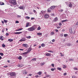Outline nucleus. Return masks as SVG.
Here are the masks:
<instances>
[{"instance_id": "4be33fe9", "label": "nucleus", "mask_w": 78, "mask_h": 78, "mask_svg": "<svg viewBox=\"0 0 78 78\" xmlns=\"http://www.w3.org/2000/svg\"><path fill=\"white\" fill-rule=\"evenodd\" d=\"M19 8L20 9H23V6H20L19 7Z\"/></svg>"}, {"instance_id": "052dcab7", "label": "nucleus", "mask_w": 78, "mask_h": 78, "mask_svg": "<svg viewBox=\"0 0 78 78\" xmlns=\"http://www.w3.org/2000/svg\"><path fill=\"white\" fill-rule=\"evenodd\" d=\"M60 28H61V27L58 26L57 27V29Z\"/></svg>"}, {"instance_id": "ddd939ff", "label": "nucleus", "mask_w": 78, "mask_h": 78, "mask_svg": "<svg viewBox=\"0 0 78 78\" xmlns=\"http://www.w3.org/2000/svg\"><path fill=\"white\" fill-rule=\"evenodd\" d=\"M20 41L21 42H23L25 41V39L24 38H22L21 40H20Z\"/></svg>"}, {"instance_id": "c85d7f7f", "label": "nucleus", "mask_w": 78, "mask_h": 78, "mask_svg": "<svg viewBox=\"0 0 78 78\" xmlns=\"http://www.w3.org/2000/svg\"><path fill=\"white\" fill-rule=\"evenodd\" d=\"M57 70H58L61 71L62 69H61V68L60 67H58L57 68Z\"/></svg>"}, {"instance_id": "39448f33", "label": "nucleus", "mask_w": 78, "mask_h": 78, "mask_svg": "<svg viewBox=\"0 0 78 78\" xmlns=\"http://www.w3.org/2000/svg\"><path fill=\"white\" fill-rule=\"evenodd\" d=\"M23 73L24 75H26V74L28 73V72L27 71H26V70H24L23 71Z\"/></svg>"}, {"instance_id": "f03ea898", "label": "nucleus", "mask_w": 78, "mask_h": 78, "mask_svg": "<svg viewBox=\"0 0 78 78\" xmlns=\"http://www.w3.org/2000/svg\"><path fill=\"white\" fill-rule=\"evenodd\" d=\"M9 2V3L13 5H17L16 0H10Z\"/></svg>"}, {"instance_id": "a211bd4d", "label": "nucleus", "mask_w": 78, "mask_h": 78, "mask_svg": "<svg viewBox=\"0 0 78 78\" xmlns=\"http://www.w3.org/2000/svg\"><path fill=\"white\" fill-rule=\"evenodd\" d=\"M41 45L42 47H45V44L43 43L41 44Z\"/></svg>"}, {"instance_id": "338daca9", "label": "nucleus", "mask_w": 78, "mask_h": 78, "mask_svg": "<svg viewBox=\"0 0 78 78\" xmlns=\"http://www.w3.org/2000/svg\"><path fill=\"white\" fill-rule=\"evenodd\" d=\"M24 15H25V16H27V13H25L24 14Z\"/></svg>"}, {"instance_id": "dca6fc26", "label": "nucleus", "mask_w": 78, "mask_h": 78, "mask_svg": "<svg viewBox=\"0 0 78 78\" xmlns=\"http://www.w3.org/2000/svg\"><path fill=\"white\" fill-rule=\"evenodd\" d=\"M50 8L52 10H53V9H55V6H51Z\"/></svg>"}, {"instance_id": "4c0bfd02", "label": "nucleus", "mask_w": 78, "mask_h": 78, "mask_svg": "<svg viewBox=\"0 0 78 78\" xmlns=\"http://www.w3.org/2000/svg\"><path fill=\"white\" fill-rule=\"evenodd\" d=\"M51 66L53 67H55V65H54V64H53V63L52 64H51Z\"/></svg>"}, {"instance_id": "9b49d317", "label": "nucleus", "mask_w": 78, "mask_h": 78, "mask_svg": "<svg viewBox=\"0 0 78 78\" xmlns=\"http://www.w3.org/2000/svg\"><path fill=\"white\" fill-rule=\"evenodd\" d=\"M69 32L71 34H72L73 33V32L72 31V29L71 28H69Z\"/></svg>"}, {"instance_id": "6e6d98bb", "label": "nucleus", "mask_w": 78, "mask_h": 78, "mask_svg": "<svg viewBox=\"0 0 78 78\" xmlns=\"http://www.w3.org/2000/svg\"><path fill=\"white\" fill-rule=\"evenodd\" d=\"M68 46H70V44L68 43L67 44Z\"/></svg>"}, {"instance_id": "f257e3e1", "label": "nucleus", "mask_w": 78, "mask_h": 78, "mask_svg": "<svg viewBox=\"0 0 78 78\" xmlns=\"http://www.w3.org/2000/svg\"><path fill=\"white\" fill-rule=\"evenodd\" d=\"M36 28H37V27H36V25H34L32 27L28 28L27 30L28 31H34V30H35Z\"/></svg>"}, {"instance_id": "0eeeda50", "label": "nucleus", "mask_w": 78, "mask_h": 78, "mask_svg": "<svg viewBox=\"0 0 78 78\" xmlns=\"http://www.w3.org/2000/svg\"><path fill=\"white\" fill-rule=\"evenodd\" d=\"M24 66L23 64H18V67H23Z\"/></svg>"}, {"instance_id": "4d7b16f0", "label": "nucleus", "mask_w": 78, "mask_h": 78, "mask_svg": "<svg viewBox=\"0 0 78 78\" xmlns=\"http://www.w3.org/2000/svg\"><path fill=\"white\" fill-rule=\"evenodd\" d=\"M55 31H56V32H58V30H57V29H56L55 30Z\"/></svg>"}, {"instance_id": "e2e57ef3", "label": "nucleus", "mask_w": 78, "mask_h": 78, "mask_svg": "<svg viewBox=\"0 0 78 78\" xmlns=\"http://www.w3.org/2000/svg\"><path fill=\"white\" fill-rule=\"evenodd\" d=\"M29 76H32V74H30L29 75Z\"/></svg>"}, {"instance_id": "6ab92c4d", "label": "nucleus", "mask_w": 78, "mask_h": 78, "mask_svg": "<svg viewBox=\"0 0 78 78\" xmlns=\"http://www.w3.org/2000/svg\"><path fill=\"white\" fill-rule=\"evenodd\" d=\"M37 75H41V74H42V72H41L40 71L39 72L37 73Z\"/></svg>"}, {"instance_id": "c03bdc74", "label": "nucleus", "mask_w": 78, "mask_h": 78, "mask_svg": "<svg viewBox=\"0 0 78 78\" xmlns=\"http://www.w3.org/2000/svg\"><path fill=\"white\" fill-rule=\"evenodd\" d=\"M23 28H21L20 29H19L18 30H19V31H21V30H23Z\"/></svg>"}, {"instance_id": "7ed1b4c3", "label": "nucleus", "mask_w": 78, "mask_h": 78, "mask_svg": "<svg viewBox=\"0 0 78 78\" xmlns=\"http://www.w3.org/2000/svg\"><path fill=\"white\" fill-rule=\"evenodd\" d=\"M31 51V48H29L27 50V51L23 53V55H26V54H28V53L30 52Z\"/></svg>"}, {"instance_id": "20e7f679", "label": "nucleus", "mask_w": 78, "mask_h": 78, "mask_svg": "<svg viewBox=\"0 0 78 78\" xmlns=\"http://www.w3.org/2000/svg\"><path fill=\"white\" fill-rule=\"evenodd\" d=\"M10 76H16V73H15L12 72L10 73Z\"/></svg>"}, {"instance_id": "c756f323", "label": "nucleus", "mask_w": 78, "mask_h": 78, "mask_svg": "<svg viewBox=\"0 0 78 78\" xmlns=\"http://www.w3.org/2000/svg\"><path fill=\"white\" fill-rule=\"evenodd\" d=\"M31 61H36V58H34L32 59Z\"/></svg>"}, {"instance_id": "603ef678", "label": "nucleus", "mask_w": 78, "mask_h": 78, "mask_svg": "<svg viewBox=\"0 0 78 78\" xmlns=\"http://www.w3.org/2000/svg\"><path fill=\"white\" fill-rule=\"evenodd\" d=\"M51 71H54V70H55V69L53 68H52L51 69Z\"/></svg>"}, {"instance_id": "393cba45", "label": "nucleus", "mask_w": 78, "mask_h": 78, "mask_svg": "<svg viewBox=\"0 0 78 78\" xmlns=\"http://www.w3.org/2000/svg\"><path fill=\"white\" fill-rule=\"evenodd\" d=\"M40 64L41 66H44V65L45 64V63H44V62H43V63H40Z\"/></svg>"}, {"instance_id": "1a4fd4ad", "label": "nucleus", "mask_w": 78, "mask_h": 78, "mask_svg": "<svg viewBox=\"0 0 78 78\" xmlns=\"http://www.w3.org/2000/svg\"><path fill=\"white\" fill-rule=\"evenodd\" d=\"M22 32H15L14 33V34H21L22 33Z\"/></svg>"}, {"instance_id": "c9c22d12", "label": "nucleus", "mask_w": 78, "mask_h": 78, "mask_svg": "<svg viewBox=\"0 0 78 78\" xmlns=\"http://www.w3.org/2000/svg\"><path fill=\"white\" fill-rule=\"evenodd\" d=\"M27 39H30V38H31V36H29L28 37H27Z\"/></svg>"}, {"instance_id": "f704fd0d", "label": "nucleus", "mask_w": 78, "mask_h": 78, "mask_svg": "<svg viewBox=\"0 0 78 78\" xmlns=\"http://www.w3.org/2000/svg\"><path fill=\"white\" fill-rule=\"evenodd\" d=\"M48 51V52H50V53H53V51L50 50Z\"/></svg>"}, {"instance_id": "69168bd1", "label": "nucleus", "mask_w": 78, "mask_h": 78, "mask_svg": "<svg viewBox=\"0 0 78 78\" xmlns=\"http://www.w3.org/2000/svg\"><path fill=\"white\" fill-rule=\"evenodd\" d=\"M4 67H5V68L8 67V66H4Z\"/></svg>"}, {"instance_id": "423d86ee", "label": "nucleus", "mask_w": 78, "mask_h": 78, "mask_svg": "<svg viewBox=\"0 0 78 78\" xmlns=\"http://www.w3.org/2000/svg\"><path fill=\"white\" fill-rule=\"evenodd\" d=\"M69 7L70 8H72V4L71 2H70L69 3Z\"/></svg>"}, {"instance_id": "8fccbe9b", "label": "nucleus", "mask_w": 78, "mask_h": 78, "mask_svg": "<svg viewBox=\"0 0 78 78\" xmlns=\"http://www.w3.org/2000/svg\"><path fill=\"white\" fill-rule=\"evenodd\" d=\"M69 61H73V59H69Z\"/></svg>"}, {"instance_id": "ea45409f", "label": "nucleus", "mask_w": 78, "mask_h": 78, "mask_svg": "<svg viewBox=\"0 0 78 78\" xmlns=\"http://www.w3.org/2000/svg\"><path fill=\"white\" fill-rule=\"evenodd\" d=\"M3 20L5 23H7V20Z\"/></svg>"}, {"instance_id": "2eb2a0df", "label": "nucleus", "mask_w": 78, "mask_h": 78, "mask_svg": "<svg viewBox=\"0 0 78 78\" xmlns=\"http://www.w3.org/2000/svg\"><path fill=\"white\" fill-rule=\"evenodd\" d=\"M29 25H30V23H27L26 24V27H29Z\"/></svg>"}, {"instance_id": "6e6552de", "label": "nucleus", "mask_w": 78, "mask_h": 78, "mask_svg": "<svg viewBox=\"0 0 78 78\" xmlns=\"http://www.w3.org/2000/svg\"><path fill=\"white\" fill-rule=\"evenodd\" d=\"M23 47H28V44H23Z\"/></svg>"}, {"instance_id": "72a5a7b5", "label": "nucleus", "mask_w": 78, "mask_h": 78, "mask_svg": "<svg viewBox=\"0 0 78 78\" xmlns=\"http://www.w3.org/2000/svg\"><path fill=\"white\" fill-rule=\"evenodd\" d=\"M2 47H3V48H5V44H3L2 45Z\"/></svg>"}, {"instance_id": "37998d69", "label": "nucleus", "mask_w": 78, "mask_h": 78, "mask_svg": "<svg viewBox=\"0 0 78 78\" xmlns=\"http://www.w3.org/2000/svg\"><path fill=\"white\" fill-rule=\"evenodd\" d=\"M63 69H65L66 68V65H64V66H63Z\"/></svg>"}, {"instance_id": "e433bc0d", "label": "nucleus", "mask_w": 78, "mask_h": 78, "mask_svg": "<svg viewBox=\"0 0 78 78\" xmlns=\"http://www.w3.org/2000/svg\"><path fill=\"white\" fill-rule=\"evenodd\" d=\"M5 35L6 36H8L9 35V33H6Z\"/></svg>"}, {"instance_id": "f8f14e48", "label": "nucleus", "mask_w": 78, "mask_h": 78, "mask_svg": "<svg viewBox=\"0 0 78 78\" xmlns=\"http://www.w3.org/2000/svg\"><path fill=\"white\" fill-rule=\"evenodd\" d=\"M52 10V9L50 7L48 9V12H51Z\"/></svg>"}, {"instance_id": "bf43d9fd", "label": "nucleus", "mask_w": 78, "mask_h": 78, "mask_svg": "<svg viewBox=\"0 0 78 78\" xmlns=\"http://www.w3.org/2000/svg\"><path fill=\"white\" fill-rule=\"evenodd\" d=\"M33 11L34 12H36V11L35 10H33Z\"/></svg>"}, {"instance_id": "680f3d73", "label": "nucleus", "mask_w": 78, "mask_h": 78, "mask_svg": "<svg viewBox=\"0 0 78 78\" xmlns=\"http://www.w3.org/2000/svg\"><path fill=\"white\" fill-rule=\"evenodd\" d=\"M36 78H38V77H39V76L38 75L36 76H35Z\"/></svg>"}, {"instance_id": "9d476101", "label": "nucleus", "mask_w": 78, "mask_h": 78, "mask_svg": "<svg viewBox=\"0 0 78 78\" xmlns=\"http://www.w3.org/2000/svg\"><path fill=\"white\" fill-rule=\"evenodd\" d=\"M48 14H46L44 15V18L46 19H48Z\"/></svg>"}, {"instance_id": "09e8293b", "label": "nucleus", "mask_w": 78, "mask_h": 78, "mask_svg": "<svg viewBox=\"0 0 78 78\" xmlns=\"http://www.w3.org/2000/svg\"><path fill=\"white\" fill-rule=\"evenodd\" d=\"M59 26H61V25H62V23H59Z\"/></svg>"}, {"instance_id": "3c124183", "label": "nucleus", "mask_w": 78, "mask_h": 78, "mask_svg": "<svg viewBox=\"0 0 78 78\" xmlns=\"http://www.w3.org/2000/svg\"><path fill=\"white\" fill-rule=\"evenodd\" d=\"M60 54H61V56H64L63 54L62 55V53H60Z\"/></svg>"}, {"instance_id": "aec40b11", "label": "nucleus", "mask_w": 78, "mask_h": 78, "mask_svg": "<svg viewBox=\"0 0 78 78\" xmlns=\"http://www.w3.org/2000/svg\"><path fill=\"white\" fill-rule=\"evenodd\" d=\"M42 33L40 32L37 33V35H38V36H41L42 35Z\"/></svg>"}, {"instance_id": "5fc2aeb1", "label": "nucleus", "mask_w": 78, "mask_h": 78, "mask_svg": "<svg viewBox=\"0 0 78 78\" xmlns=\"http://www.w3.org/2000/svg\"><path fill=\"white\" fill-rule=\"evenodd\" d=\"M74 70H78V69H77V68H74Z\"/></svg>"}, {"instance_id": "cd10ccee", "label": "nucleus", "mask_w": 78, "mask_h": 78, "mask_svg": "<svg viewBox=\"0 0 78 78\" xmlns=\"http://www.w3.org/2000/svg\"><path fill=\"white\" fill-rule=\"evenodd\" d=\"M0 39L1 41H3V36H0Z\"/></svg>"}, {"instance_id": "7c9ffc66", "label": "nucleus", "mask_w": 78, "mask_h": 78, "mask_svg": "<svg viewBox=\"0 0 78 78\" xmlns=\"http://www.w3.org/2000/svg\"><path fill=\"white\" fill-rule=\"evenodd\" d=\"M55 34V33L52 32L51 33V35L52 36V35H53V34Z\"/></svg>"}, {"instance_id": "de8ad7c7", "label": "nucleus", "mask_w": 78, "mask_h": 78, "mask_svg": "<svg viewBox=\"0 0 78 78\" xmlns=\"http://www.w3.org/2000/svg\"><path fill=\"white\" fill-rule=\"evenodd\" d=\"M63 75H64V76H66V75H67V73H64L63 74Z\"/></svg>"}, {"instance_id": "13d9d810", "label": "nucleus", "mask_w": 78, "mask_h": 78, "mask_svg": "<svg viewBox=\"0 0 78 78\" xmlns=\"http://www.w3.org/2000/svg\"><path fill=\"white\" fill-rule=\"evenodd\" d=\"M34 19V18L32 17L31 18V20H33Z\"/></svg>"}, {"instance_id": "412c9836", "label": "nucleus", "mask_w": 78, "mask_h": 78, "mask_svg": "<svg viewBox=\"0 0 78 78\" xmlns=\"http://www.w3.org/2000/svg\"><path fill=\"white\" fill-rule=\"evenodd\" d=\"M67 21H68V20H62V23H63V22H67Z\"/></svg>"}, {"instance_id": "f3484780", "label": "nucleus", "mask_w": 78, "mask_h": 78, "mask_svg": "<svg viewBox=\"0 0 78 78\" xmlns=\"http://www.w3.org/2000/svg\"><path fill=\"white\" fill-rule=\"evenodd\" d=\"M46 55L47 56H50L51 55L49 53H47L46 54Z\"/></svg>"}, {"instance_id": "a19ab883", "label": "nucleus", "mask_w": 78, "mask_h": 78, "mask_svg": "<svg viewBox=\"0 0 78 78\" xmlns=\"http://www.w3.org/2000/svg\"><path fill=\"white\" fill-rule=\"evenodd\" d=\"M51 41L52 42H55V39H53L51 40Z\"/></svg>"}, {"instance_id": "774afa93", "label": "nucleus", "mask_w": 78, "mask_h": 78, "mask_svg": "<svg viewBox=\"0 0 78 78\" xmlns=\"http://www.w3.org/2000/svg\"><path fill=\"white\" fill-rule=\"evenodd\" d=\"M41 48V46H39V48Z\"/></svg>"}, {"instance_id": "5701e85b", "label": "nucleus", "mask_w": 78, "mask_h": 78, "mask_svg": "<svg viewBox=\"0 0 78 78\" xmlns=\"http://www.w3.org/2000/svg\"><path fill=\"white\" fill-rule=\"evenodd\" d=\"M8 41L9 42H12V41H13V40L12 39H8Z\"/></svg>"}, {"instance_id": "bb28decb", "label": "nucleus", "mask_w": 78, "mask_h": 78, "mask_svg": "<svg viewBox=\"0 0 78 78\" xmlns=\"http://www.w3.org/2000/svg\"><path fill=\"white\" fill-rule=\"evenodd\" d=\"M18 59H19L20 60H21V59H22V56H20L18 58Z\"/></svg>"}, {"instance_id": "2f4dec72", "label": "nucleus", "mask_w": 78, "mask_h": 78, "mask_svg": "<svg viewBox=\"0 0 78 78\" xmlns=\"http://www.w3.org/2000/svg\"><path fill=\"white\" fill-rule=\"evenodd\" d=\"M0 55H1V56H3V55H4V54H3V53H2V52H0Z\"/></svg>"}, {"instance_id": "864d4df0", "label": "nucleus", "mask_w": 78, "mask_h": 78, "mask_svg": "<svg viewBox=\"0 0 78 78\" xmlns=\"http://www.w3.org/2000/svg\"><path fill=\"white\" fill-rule=\"evenodd\" d=\"M67 36V34H64V37H66V36Z\"/></svg>"}, {"instance_id": "79ce46f5", "label": "nucleus", "mask_w": 78, "mask_h": 78, "mask_svg": "<svg viewBox=\"0 0 78 78\" xmlns=\"http://www.w3.org/2000/svg\"><path fill=\"white\" fill-rule=\"evenodd\" d=\"M19 23V22L18 21H16V23Z\"/></svg>"}, {"instance_id": "b1692460", "label": "nucleus", "mask_w": 78, "mask_h": 78, "mask_svg": "<svg viewBox=\"0 0 78 78\" xmlns=\"http://www.w3.org/2000/svg\"><path fill=\"white\" fill-rule=\"evenodd\" d=\"M5 4L2 2H0V5H4Z\"/></svg>"}, {"instance_id": "58836bf2", "label": "nucleus", "mask_w": 78, "mask_h": 78, "mask_svg": "<svg viewBox=\"0 0 78 78\" xmlns=\"http://www.w3.org/2000/svg\"><path fill=\"white\" fill-rule=\"evenodd\" d=\"M38 30H41V27H39L37 28Z\"/></svg>"}, {"instance_id": "a18cd8bd", "label": "nucleus", "mask_w": 78, "mask_h": 78, "mask_svg": "<svg viewBox=\"0 0 78 78\" xmlns=\"http://www.w3.org/2000/svg\"><path fill=\"white\" fill-rule=\"evenodd\" d=\"M72 78H76V76H72Z\"/></svg>"}, {"instance_id": "49530a36", "label": "nucleus", "mask_w": 78, "mask_h": 78, "mask_svg": "<svg viewBox=\"0 0 78 78\" xmlns=\"http://www.w3.org/2000/svg\"><path fill=\"white\" fill-rule=\"evenodd\" d=\"M49 76H50V75H47L46 76V77H49Z\"/></svg>"}, {"instance_id": "a878e982", "label": "nucleus", "mask_w": 78, "mask_h": 78, "mask_svg": "<svg viewBox=\"0 0 78 78\" xmlns=\"http://www.w3.org/2000/svg\"><path fill=\"white\" fill-rule=\"evenodd\" d=\"M21 15H17V18H21Z\"/></svg>"}, {"instance_id": "0e129e2a", "label": "nucleus", "mask_w": 78, "mask_h": 78, "mask_svg": "<svg viewBox=\"0 0 78 78\" xmlns=\"http://www.w3.org/2000/svg\"><path fill=\"white\" fill-rule=\"evenodd\" d=\"M76 25H78V22H77V23L76 24Z\"/></svg>"}, {"instance_id": "4468645a", "label": "nucleus", "mask_w": 78, "mask_h": 78, "mask_svg": "<svg viewBox=\"0 0 78 78\" xmlns=\"http://www.w3.org/2000/svg\"><path fill=\"white\" fill-rule=\"evenodd\" d=\"M58 20V17H56L54 18V22H57Z\"/></svg>"}, {"instance_id": "473e14b6", "label": "nucleus", "mask_w": 78, "mask_h": 78, "mask_svg": "<svg viewBox=\"0 0 78 78\" xmlns=\"http://www.w3.org/2000/svg\"><path fill=\"white\" fill-rule=\"evenodd\" d=\"M26 19H30V17L29 16H27L26 17Z\"/></svg>"}]
</instances>
